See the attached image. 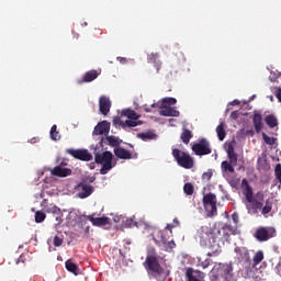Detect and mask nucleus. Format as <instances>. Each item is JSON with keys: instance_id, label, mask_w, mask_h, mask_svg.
<instances>
[{"instance_id": "423d86ee", "label": "nucleus", "mask_w": 281, "mask_h": 281, "mask_svg": "<svg viewBox=\"0 0 281 281\" xmlns=\"http://www.w3.org/2000/svg\"><path fill=\"white\" fill-rule=\"evenodd\" d=\"M196 238L200 240L201 247H212V243H215L216 237H214V233L206 226H202L198 229Z\"/></svg>"}, {"instance_id": "6e6d98bb", "label": "nucleus", "mask_w": 281, "mask_h": 281, "mask_svg": "<svg viewBox=\"0 0 281 281\" xmlns=\"http://www.w3.org/2000/svg\"><path fill=\"white\" fill-rule=\"evenodd\" d=\"M214 254H217V251L215 250V251H213V252H207L206 256H207L209 258H212V256H214Z\"/></svg>"}, {"instance_id": "a18cd8bd", "label": "nucleus", "mask_w": 281, "mask_h": 281, "mask_svg": "<svg viewBox=\"0 0 281 281\" xmlns=\"http://www.w3.org/2000/svg\"><path fill=\"white\" fill-rule=\"evenodd\" d=\"M54 247H60L63 245V238L55 236L53 239Z\"/></svg>"}, {"instance_id": "473e14b6", "label": "nucleus", "mask_w": 281, "mask_h": 281, "mask_svg": "<svg viewBox=\"0 0 281 281\" xmlns=\"http://www.w3.org/2000/svg\"><path fill=\"white\" fill-rule=\"evenodd\" d=\"M265 122L270 128H276V126H278V119H276L272 114L267 115Z\"/></svg>"}, {"instance_id": "412c9836", "label": "nucleus", "mask_w": 281, "mask_h": 281, "mask_svg": "<svg viewBox=\"0 0 281 281\" xmlns=\"http://www.w3.org/2000/svg\"><path fill=\"white\" fill-rule=\"evenodd\" d=\"M88 221H90L94 227H104L105 225H109V217H93L92 215H89Z\"/></svg>"}, {"instance_id": "c9c22d12", "label": "nucleus", "mask_w": 281, "mask_h": 281, "mask_svg": "<svg viewBox=\"0 0 281 281\" xmlns=\"http://www.w3.org/2000/svg\"><path fill=\"white\" fill-rule=\"evenodd\" d=\"M183 192L187 196H192L194 194V186L190 182L186 183L183 187Z\"/></svg>"}, {"instance_id": "dca6fc26", "label": "nucleus", "mask_w": 281, "mask_h": 281, "mask_svg": "<svg viewBox=\"0 0 281 281\" xmlns=\"http://www.w3.org/2000/svg\"><path fill=\"white\" fill-rule=\"evenodd\" d=\"M241 188L244 190L243 194L245 195L246 201L247 202L254 201V189L251 188L247 179L241 180Z\"/></svg>"}, {"instance_id": "c756f323", "label": "nucleus", "mask_w": 281, "mask_h": 281, "mask_svg": "<svg viewBox=\"0 0 281 281\" xmlns=\"http://www.w3.org/2000/svg\"><path fill=\"white\" fill-rule=\"evenodd\" d=\"M54 218L56 221L55 225H60L63 223V212H60V209H58L57 206L50 209Z\"/></svg>"}, {"instance_id": "69168bd1", "label": "nucleus", "mask_w": 281, "mask_h": 281, "mask_svg": "<svg viewBox=\"0 0 281 281\" xmlns=\"http://www.w3.org/2000/svg\"><path fill=\"white\" fill-rule=\"evenodd\" d=\"M217 234H221V231H217Z\"/></svg>"}, {"instance_id": "de8ad7c7", "label": "nucleus", "mask_w": 281, "mask_h": 281, "mask_svg": "<svg viewBox=\"0 0 281 281\" xmlns=\"http://www.w3.org/2000/svg\"><path fill=\"white\" fill-rule=\"evenodd\" d=\"M175 247H177V244H175V240H170V241H167L165 249H175Z\"/></svg>"}, {"instance_id": "f257e3e1", "label": "nucleus", "mask_w": 281, "mask_h": 281, "mask_svg": "<svg viewBox=\"0 0 281 281\" xmlns=\"http://www.w3.org/2000/svg\"><path fill=\"white\" fill-rule=\"evenodd\" d=\"M98 148H100V145H97L94 147V161L95 164L102 166L100 169V175H106L109 170H113V153L111 151H98Z\"/></svg>"}, {"instance_id": "39448f33", "label": "nucleus", "mask_w": 281, "mask_h": 281, "mask_svg": "<svg viewBox=\"0 0 281 281\" xmlns=\"http://www.w3.org/2000/svg\"><path fill=\"white\" fill-rule=\"evenodd\" d=\"M216 194L214 193H206L203 196V205H204V210L206 212V216H209L210 218H212L213 216H216V214H218V209L216 207Z\"/></svg>"}, {"instance_id": "cd10ccee", "label": "nucleus", "mask_w": 281, "mask_h": 281, "mask_svg": "<svg viewBox=\"0 0 281 281\" xmlns=\"http://www.w3.org/2000/svg\"><path fill=\"white\" fill-rule=\"evenodd\" d=\"M192 137H194V134H192V131L188 130V128H183L182 133L180 135V139L181 142H183L184 144H190V139H192Z\"/></svg>"}, {"instance_id": "393cba45", "label": "nucleus", "mask_w": 281, "mask_h": 281, "mask_svg": "<svg viewBox=\"0 0 281 281\" xmlns=\"http://www.w3.org/2000/svg\"><path fill=\"white\" fill-rule=\"evenodd\" d=\"M252 124L255 126L256 133H260L265 126L262 123V115L258 113L254 114Z\"/></svg>"}, {"instance_id": "0eeeda50", "label": "nucleus", "mask_w": 281, "mask_h": 281, "mask_svg": "<svg viewBox=\"0 0 281 281\" xmlns=\"http://www.w3.org/2000/svg\"><path fill=\"white\" fill-rule=\"evenodd\" d=\"M226 153L229 161L224 160L222 162V170L224 172H234V166L238 165V154H236L234 145H228Z\"/></svg>"}, {"instance_id": "3c124183", "label": "nucleus", "mask_w": 281, "mask_h": 281, "mask_svg": "<svg viewBox=\"0 0 281 281\" xmlns=\"http://www.w3.org/2000/svg\"><path fill=\"white\" fill-rule=\"evenodd\" d=\"M232 218H233V223H235V225H238V222H239L238 213H236V212L233 213Z\"/></svg>"}, {"instance_id": "2f4dec72", "label": "nucleus", "mask_w": 281, "mask_h": 281, "mask_svg": "<svg viewBox=\"0 0 281 281\" xmlns=\"http://www.w3.org/2000/svg\"><path fill=\"white\" fill-rule=\"evenodd\" d=\"M273 210V203L271 201L267 200L263 207H261V214L267 218V214L271 213Z\"/></svg>"}, {"instance_id": "4d7b16f0", "label": "nucleus", "mask_w": 281, "mask_h": 281, "mask_svg": "<svg viewBox=\"0 0 281 281\" xmlns=\"http://www.w3.org/2000/svg\"><path fill=\"white\" fill-rule=\"evenodd\" d=\"M117 60H120V63H126V58L124 57H119Z\"/></svg>"}, {"instance_id": "bf43d9fd", "label": "nucleus", "mask_w": 281, "mask_h": 281, "mask_svg": "<svg viewBox=\"0 0 281 281\" xmlns=\"http://www.w3.org/2000/svg\"><path fill=\"white\" fill-rule=\"evenodd\" d=\"M224 238L227 240V238H229V233H224Z\"/></svg>"}, {"instance_id": "1a4fd4ad", "label": "nucleus", "mask_w": 281, "mask_h": 281, "mask_svg": "<svg viewBox=\"0 0 281 281\" xmlns=\"http://www.w3.org/2000/svg\"><path fill=\"white\" fill-rule=\"evenodd\" d=\"M191 149L199 157H203L204 155H212V147L210 146V140L205 138H201L199 143L192 145Z\"/></svg>"}, {"instance_id": "f704fd0d", "label": "nucleus", "mask_w": 281, "mask_h": 281, "mask_svg": "<svg viewBox=\"0 0 281 281\" xmlns=\"http://www.w3.org/2000/svg\"><path fill=\"white\" fill-rule=\"evenodd\" d=\"M248 203H251V207L254 210V214H258V210H262V202L256 200L252 198V201L251 202H248Z\"/></svg>"}, {"instance_id": "20e7f679", "label": "nucleus", "mask_w": 281, "mask_h": 281, "mask_svg": "<svg viewBox=\"0 0 281 281\" xmlns=\"http://www.w3.org/2000/svg\"><path fill=\"white\" fill-rule=\"evenodd\" d=\"M172 157L177 161L178 166H181V168H186V170L194 168V158H192L190 154L181 151V149L175 148L172 149Z\"/></svg>"}, {"instance_id": "4c0bfd02", "label": "nucleus", "mask_w": 281, "mask_h": 281, "mask_svg": "<svg viewBox=\"0 0 281 281\" xmlns=\"http://www.w3.org/2000/svg\"><path fill=\"white\" fill-rule=\"evenodd\" d=\"M138 137L144 142H146V139H155V133L153 132L140 133L138 134Z\"/></svg>"}, {"instance_id": "2eb2a0df", "label": "nucleus", "mask_w": 281, "mask_h": 281, "mask_svg": "<svg viewBox=\"0 0 281 281\" xmlns=\"http://www.w3.org/2000/svg\"><path fill=\"white\" fill-rule=\"evenodd\" d=\"M104 142H106L108 146H111L112 148H120V145L122 144V139H120L117 136H106L98 144L99 148H102V144H104Z\"/></svg>"}, {"instance_id": "c85d7f7f", "label": "nucleus", "mask_w": 281, "mask_h": 281, "mask_svg": "<svg viewBox=\"0 0 281 281\" xmlns=\"http://www.w3.org/2000/svg\"><path fill=\"white\" fill-rule=\"evenodd\" d=\"M216 134L220 142H223L227 137V132H225V123L221 122L216 127Z\"/></svg>"}, {"instance_id": "c03bdc74", "label": "nucleus", "mask_w": 281, "mask_h": 281, "mask_svg": "<svg viewBox=\"0 0 281 281\" xmlns=\"http://www.w3.org/2000/svg\"><path fill=\"white\" fill-rule=\"evenodd\" d=\"M164 104L175 105L177 104V99L175 98H165L162 99Z\"/></svg>"}, {"instance_id": "13d9d810", "label": "nucleus", "mask_w": 281, "mask_h": 281, "mask_svg": "<svg viewBox=\"0 0 281 281\" xmlns=\"http://www.w3.org/2000/svg\"><path fill=\"white\" fill-rule=\"evenodd\" d=\"M246 133L247 135H251V137H254V130L247 131Z\"/></svg>"}, {"instance_id": "72a5a7b5", "label": "nucleus", "mask_w": 281, "mask_h": 281, "mask_svg": "<svg viewBox=\"0 0 281 281\" xmlns=\"http://www.w3.org/2000/svg\"><path fill=\"white\" fill-rule=\"evenodd\" d=\"M50 139H53V142H59L60 139V132H58V126L53 125L50 128Z\"/></svg>"}, {"instance_id": "5701e85b", "label": "nucleus", "mask_w": 281, "mask_h": 281, "mask_svg": "<svg viewBox=\"0 0 281 281\" xmlns=\"http://www.w3.org/2000/svg\"><path fill=\"white\" fill-rule=\"evenodd\" d=\"M194 273H199V278H203V272L201 271H195L193 268H187L186 270V278L187 281H201V279L196 278Z\"/></svg>"}, {"instance_id": "a19ab883", "label": "nucleus", "mask_w": 281, "mask_h": 281, "mask_svg": "<svg viewBox=\"0 0 281 281\" xmlns=\"http://www.w3.org/2000/svg\"><path fill=\"white\" fill-rule=\"evenodd\" d=\"M262 137H263L265 143L268 144V146H273V144H276V138L270 137L266 133L262 134Z\"/></svg>"}, {"instance_id": "bb28decb", "label": "nucleus", "mask_w": 281, "mask_h": 281, "mask_svg": "<svg viewBox=\"0 0 281 281\" xmlns=\"http://www.w3.org/2000/svg\"><path fill=\"white\" fill-rule=\"evenodd\" d=\"M121 115L122 117H127L128 120L139 119V114H137V112H135V110H132V109L122 110Z\"/></svg>"}, {"instance_id": "ddd939ff", "label": "nucleus", "mask_w": 281, "mask_h": 281, "mask_svg": "<svg viewBox=\"0 0 281 281\" xmlns=\"http://www.w3.org/2000/svg\"><path fill=\"white\" fill-rule=\"evenodd\" d=\"M235 254L237 255L239 262H251V257L247 247H235Z\"/></svg>"}, {"instance_id": "8fccbe9b", "label": "nucleus", "mask_w": 281, "mask_h": 281, "mask_svg": "<svg viewBox=\"0 0 281 281\" xmlns=\"http://www.w3.org/2000/svg\"><path fill=\"white\" fill-rule=\"evenodd\" d=\"M257 201H265V193L262 191L257 192Z\"/></svg>"}, {"instance_id": "864d4df0", "label": "nucleus", "mask_w": 281, "mask_h": 281, "mask_svg": "<svg viewBox=\"0 0 281 281\" xmlns=\"http://www.w3.org/2000/svg\"><path fill=\"white\" fill-rule=\"evenodd\" d=\"M274 271H276V273H278V276H280V278H281V261L276 266Z\"/></svg>"}, {"instance_id": "5fc2aeb1", "label": "nucleus", "mask_w": 281, "mask_h": 281, "mask_svg": "<svg viewBox=\"0 0 281 281\" xmlns=\"http://www.w3.org/2000/svg\"><path fill=\"white\" fill-rule=\"evenodd\" d=\"M231 117H232V120H236L238 117V111H233L231 113Z\"/></svg>"}, {"instance_id": "0e129e2a", "label": "nucleus", "mask_w": 281, "mask_h": 281, "mask_svg": "<svg viewBox=\"0 0 281 281\" xmlns=\"http://www.w3.org/2000/svg\"><path fill=\"white\" fill-rule=\"evenodd\" d=\"M90 181H91V183H93V181H95V178L90 179Z\"/></svg>"}, {"instance_id": "9d476101", "label": "nucleus", "mask_w": 281, "mask_h": 281, "mask_svg": "<svg viewBox=\"0 0 281 281\" xmlns=\"http://www.w3.org/2000/svg\"><path fill=\"white\" fill-rule=\"evenodd\" d=\"M66 153L75 159H79V161H91L93 159V155L87 149H66Z\"/></svg>"}, {"instance_id": "a211bd4d", "label": "nucleus", "mask_w": 281, "mask_h": 281, "mask_svg": "<svg viewBox=\"0 0 281 281\" xmlns=\"http://www.w3.org/2000/svg\"><path fill=\"white\" fill-rule=\"evenodd\" d=\"M99 109L102 115H109L111 111V100L106 97H101L99 100Z\"/></svg>"}, {"instance_id": "f03ea898", "label": "nucleus", "mask_w": 281, "mask_h": 281, "mask_svg": "<svg viewBox=\"0 0 281 281\" xmlns=\"http://www.w3.org/2000/svg\"><path fill=\"white\" fill-rule=\"evenodd\" d=\"M144 267L148 276L151 278H159L160 276H164L165 270L156 256H147L144 262Z\"/></svg>"}, {"instance_id": "09e8293b", "label": "nucleus", "mask_w": 281, "mask_h": 281, "mask_svg": "<svg viewBox=\"0 0 281 281\" xmlns=\"http://www.w3.org/2000/svg\"><path fill=\"white\" fill-rule=\"evenodd\" d=\"M234 232V227L229 224H225L223 227H222V232Z\"/></svg>"}, {"instance_id": "79ce46f5", "label": "nucleus", "mask_w": 281, "mask_h": 281, "mask_svg": "<svg viewBox=\"0 0 281 281\" xmlns=\"http://www.w3.org/2000/svg\"><path fill=\"white\" fill-rule=\"evenodd\" d=\"M124 225L125 227H137V222L135 221V216L127 218Z\"/></svg>"}, {"instance_id": "7ed1b4c3", "label": "nucleus", "mask_w": 281, "mask_h": 281, "mask_svg": "<svg viewBox=\"0 0 281 281\" xmlns=\"http://www.w3.org/2000/svg\"><path fill=\"white\" fill-rule=\"evenodd\" d=\"M276 236H278V231L273 226H259L254 233V238H256L258 243H267L271 240V238H276Z\"/></svg>"}, {"instance_id": "4be33fe9", "label": "nucleus", "mask_w": 281, "mask_h": 281, "mask_svg": "<svg viewBox=\"0 0 281 281\" xmlns=\"http://www.w3.org/2000/svg\"><path fill=\"white\" fill-rule=\"evenodd\" d=\"M52 175L53 177H69L71 176V169L57 166L52 170Z\"/></svg>"}, {"instance_id": "e2e57ef3", "label": "nucleus", "mask_w": 281, "mask_h": 281, "mask_svg": "<svg viewBox=\"0 0 281 281\" xmlns=\"http://www.w3.org/2000/svg\"><path fill=\"white\" fill-rule=\"evenodd\" d=\"M167 229H172V226L170 224L167 225Z\"/></svg>"}, {"instance_id": "49530a36", "label": "nucleus", "mask_w": 281, "mask_h": 281, "mask_svg": "<svg viewBox=\"0 0 281 281\" xmlns=\"http://www.w3.org/2000/svg\"><path fill=\"white\" fill-rule=\"evenodd\" d=\"M212 171H206V172H204L203 175H202V179L204 180V181H210V179H212Z\"/></svg>"}, {"instance_id": "6ab92c4d", "label": "nucleus", "mask_w": 281, "mask_h": 281, "mask_svg": "<svg viewBox=\"0 0 281 281\" xmlns=\"http://www.w3.org/2000/svg\"><path fill=\"white\" fill-rule=\"evenodd\" d=\"M159 115H162V117H179L181 113L172 106H162L159 111Z\"/></svg>"}, {"instance_id": "4468645a", "label": "nucleus", "mask_w": 281, "mask_h": 281, "mask_svg": "<svg viewBox=\"0 0 281 281\" xmlns=\"http://www.w3.org/2000/svg\"><path fill=\"white\" fill-rule=\"evenodd\" d=\"M111 131V123L102 121L95 125L92 135H106Z\"/></svg>"}, {"instance_id": "e433bc0d", "label": "nucleus", "mask_w": 281, "mask_h": 281, "mask_svg": "<svg viewBox=\"0 0 281 281\" xmlns=\"http://www.w3.org/2000/svg\"><path fill=\"white\" fill-rule=\"evenodd\" d=\"M262 260H265V252H262L261 250L257 251L256 255L252 258V262H255V265H260V262H262Z\"/></svg>"}, {"instance_id": "603ef678", "label": "nucleus", "mask_w": 281, "mask_h": 281, "mask_svg": "<svg viewBox=\"0 0 281 281\" xmlns=\"http://www.w3.org/2000/svg\"><path fill=\"white\" fill-rule=\"evenodd\" d=\"M147 256H155L157 258V250L155 247L148 248V255Z\"/></svg>"}, {"instance_id": "f3484780", "label": "nucleus", "mask_w": 281, "mask_h": 281, "mask_svg": "<svg viewBox=\"0 0 281 281\" xmlns=\"http://www.w3.org/2000/svg\"><path fill=\"white\" fill-rule=\"evenodd\" d=\"M100 71L92 69L87 71L81 80H78V85H83V82H93L100 76Z\"/></svg>"}, {"instance_id": "680f3d73", "label": "nucleus", "mask_w": 281, "mask_h": 281, "mask_svg": "<svg viewBox=\"0 0 281 281\" xmlns=\"http://www.w3.org/2000/svg\"><path fill=\"white\" fill-rule=\"evenodd\" d=\"M145 113H150V108H145Z\"/></svg>"}, {"instance_id": "ea45409f", "label": "nucleus", "mask_w": 281, "mask_h": 281, "mask_svg": "<svg viewBox=\"0 0 281 281\" xmlns=\"http://www.w3.org/2000/svg\"><path fill=\"white\" fill-rule=\"evenodd\" d=\"M198 262H199V266L202 267V269H207V267H210L212 260L211 259H201V258H198Z\"/></svg>"}, {"instance_id": "b1692460", "label": "nucleus", "mask_w": 281, "mask_h": 281, "mask_svg": "<svg viewBox=\"0 0 281 281\" xmlns=\"http://www.w3.org/2000/svg\"><path fill=\"white\" fill-rule=\"evenodd\" d=\"M148 63H153L156 67L157 74H159V70L161 69V63L159 61V54L158 53H151L147 57Z\"/></svg>"}, {"instance_id": "aec40b11", "label": "nucleus", "mask_w": 281, "mask_h": 281, "mask_svg": "<svg viewBox=\"0 0 281 281\" xmlns=\"http://www.w3.org/2000/svg\"><path fill=\"white\" fill-rule=\"evenodd\" d=\"M114 155L117 159H133V154L124 147L114 148Z\"/></svg>"}, {"instance_id": "a878e982", "label": "nucleus", "mask_w": 281, "mask_h": 281, "mask_svg": "<svg viewBox=\"0 0 281 281\" xmlns=\"http://www.w3.org/2000/svg\"><path fill=\"white\" fill-rule=\"evenodd\" d=\"M65 267L67 269V271H69L70 273H74L75 276H78L80 269L78 268V265H76L74 262V260L71 259H68L66 262H65Z\"/></svg>"}, {"instance_id": "052dcab7", "label": "nucleus", "mask_w": 281, "mask_h": 281, "mask_svg": "<svg viewBox=\"0 0 281 281\" xmlns=\"http://www.w3.org/2000/svg\"><path fill=\"white\" fill-rule=\"evenodd\" d=\"M233 104H240V101L234 100V101H233Z\"/></svg>"}, {"instance_id": "9b49d317", "label": "nucleus", "mask_w": 281, "mask_h": 281, "mask_svg": "<svg viewBox=\"0 0 281 281\" xmlns=\"http://www.w3.org/2000/svg\"><path fill=\"white\" fill-rule=\"evenodd\" d=\"M113 124L115 126H122V128H135V126H142L143 122L138 120L128 119L126 121H123L120 117L113 119Z\"/></svg>"}, {"instance_id": "6e6552de", "label": "nucleus", "mask_w": 281, "mask_h": 281, "mask_svg": "<svg viewBox=\"0 0 281 281\" xmlns=\"http://www.w3.org/2000/svg\"><path fill=\"white\" fill-rule=\"evenodd\" d=\"M216 273V278H221L223 281H236L232 263H220Z\"/></svg>"}, {"instance_id": "7c9ffc66", "label": "nucleus", "mask_w": 281, "mask_h": 281, "mask_svg": "<svg viewBox=\"0 0 281 281\" xmlns=\"http://www.w3.org/2000/svg\"><path fill=\"white\" fill-rule=\"evenodd\" d=\"M160 236V240L157 238H153L155 245H157V247H164V249L166 248V245H168V239H166V236L164 235V233L159 232L158 233Z\"/></svg>"}, {"instance_id": "58836bf2", "label": "nucleus", "mask_w": 281, "mask_h": 281, "mask_svg": "<svg viewBox=\"0 0 281 281\" xmlns=\"http://www.w3.org/2000/svg\"><path fill=\"white\" fill-rule=\"evenodd\" d=\"M274 177L278 183L281 186V164H278L274 169Z\"/></svg>"}, {"instance_id": "37998d69", "label": "nucleus", "mask_w": 281, "mask_h": 281, "mask_svg": "<svg viewBox=\"0 0 281 281\" xmlns=\"http://www.w3.org/2000/svg\"><path fill=\"white\" fill-rule=\"evenodd\" d=\"M45 218H46L45 213H43V212H41V211H37V212L35 213V222H37V223H43V221H45Z\"/></svg>"}, {"instance_id": "f8f14e48", "label": "nucleus", "mask_w": 281, "mask_h": 281, "mask_svg": "<svg viewBox=\"0 0 281 281\" xmlns=\"http://www.w3.org/2000/svg\"><path fill=\"white\" fill-rule=\"evenodd\" d=\"M79 190L78 198L79 199H87L93 194V186L87 183V181H82L77 186Z\"/></svg>"}]
</instances>
